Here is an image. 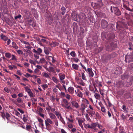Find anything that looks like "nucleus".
I'll return each instance as SVG.
<instances>
[{"label": "nucleus", "mask_w": 133, "mask_h": 133, "mask_svg": "<svg viewBox=\"0 0 133 133\" xmlns=\"http://www.w3.org/2000/svg\"><path fill=\"white\" fill-rule=\"evenodd\" d=\"M115 37V35L114 33H111L107 35V39L108 40H110L111 39H112L114 38Z\"/></svg>", "instance_id": "obj_10"}, {"label": "nucleus", "mask_w": 133, "mask_h": 133, "mask_svg": "<svg viewBox=\"0 0 133 133\" xmlns=\"http://www.w3.org/2000/svg\"><path fill=\"white\" fill-rule=\"evenodd\" d=\"M56 42H52V43H50V46L52 47L55 46L56 45Z\"/></svg>", "instance_id": "obj_47"}, {"label": "nucleus", "mask_w": 133, "mask_h": 133, "mask_svg": "<svg viewBox=\"0 0 133 133\" xmlns=\"http://www.w3.org/2000/svg\"><path fill=\"white\" fill-rule=\"evenodd\" d=\"M71 103L72 105L74 106L76 108H78L79 107V105L75 101H72Z\"/></svg>", "instance_id": "obj_18"}, {"label": "nucleus", "mask_w": 133, "mask_h": 133, "mask_svg": "<svg viewBox=\"0 0 133 133\" xmlns=\"http://www.w3.org/2000/svg\"><path fill=\"white\" fill-rule=\"evenodd\" d=\"M65 77V76L64 74L61 75L59 76V78L61 81H62L64 79Z\"/></svg>", "instance_id": "obj_33"}, {"label": "nucleus", "mask_w": 133, "mask_h": 133, "mask_svg": "<svg viewBox=\"0 0 133 133\" xmlns=\"http://www.w3.org/2000/svg\"><path fill=\"white\" fill-rule=\"evenodd\" d=\"M37 119L38 122L40 123L39 124L41 125L42 127H43L44 125L43 120L41 118L39 117Z\"/></svg>", "instance_id": "obj_20"}, {"label": "nucleus", "mask_w": 133, "mask_h": 133, "mask_svg": "<svg viewBox=\"0 0 133 133\" xmlns=\"http://www.w3.org/2000/svg\"><path fill=\"white\" fill-rule=\"evenodd\" d=\"M117 55V54L114 52L108 54L105 57V62H107L110 59H113L116 57Z\"/></svg>", "instance_id": "obj_7"}, {"label": "nucleus", "mask_w": 133, "mask_h": 133, "mask_svg": "<svg viewBox=\"0 0 133 133\" xmlns=\"http://www.w3.org/2000/svg\"><path fill=\"white\" fill-rule=\"evenodd\" d=\"M10 114L8 112L6 113V117L5 118H6L8 120H9V118L10 117Z\"/></svg>", "instance_id": "obj_36"}, {"label": "nucleus", "mask_w": 133, "mask_h": 133, "mask_svg": "<svg viewBox=\"0 0 133 133\" xmlns=\"http://www.w3.org/2000/svg\"><path fill=\"white\" fill-rule=\"evenodd\" d=\"M36 10L34 8H31V11L32 13L34 14H35L36 13Z\"/></svg>", "instance_id": "obj_59"}, {"label": "nucleus", "mask_w": 133, "mask_h": 133, "mask_svg": "<svg viewBox=\"0 0 133 133\" xmlns=\"http://www.w3.org/2000/svg\"><path fill=\"white\" fill-rule=\"evenodd\" d=\"M95 13L97 16L100 17H102L103 16L104 17L105 14L99 11L96 10L95 11Z\"/></svg>", "instance_id": "obj_9"}, {"label": "nucleus", "mask_w": 133, "mask_h": 133, "mask_svg": "<svg viewBox=\"0 0 133 133\" xmlns=\"http://www.w3.org/2000/svg\"><path fill=\"white\" fill-rule=\"evenodd\" d=\"M16 100L17 102L19 103H21V102H23L21 98L19 97H18L17 98Z\"/></svg>", "instance_id": "obj_38"}, {"label": "nucleus", "mask_w": 133, "mask_h": 133, "mask_svg": "<svg viewBox=\"0 0 133 133\" xmlns=\"http://www.w3.org/2000/svg\"><path fill=\"white\" fill-rule=\"evenodd\" d=\"M120 72L121 71L120 69H119L118 68H117L115 69L114 74L116 75H117L119 74Z\"/></svg>", "instance_id": "obj_17"}, {"label": "nucleus", "mask_w": 133, "mask_h": 133, "mask_svg": "<svg viewBox=\"0 0 133 133\" xmlns=\"http://www.w3.org/2000/svg\"><path fill=\"white\" fill-rule=\"evenodd\" d=\"M72 17L73 19L75 21H77V15L75 13H73L72 14Z\"/></svg>", "instance_id": "obj_14"}, {"label": "nucleus", "mask_w": 133, "mask_h": 133, "mask_svg": "<svg viewBox=\"0 0 133 133\" xmlns=\"http://www.w3.org/2000/svg\"><path fill=\"white\" fill-rule=\"evenodd\" d=\"M71 59H72L73 60L75 61L76 62H77L79 61V59L77 58H71Z\"/></svg>", "instance_id": "obj_49"}, {"label": "nucleus", "mask_w": 133, "mask_h": 133, "mask_svg": "<svg viewBox=\"0 0 133 133\" xmlns=\"http://www.w3.org/2000/svg\"><path fill=\"white\" fill-rule=\"evenodd\" d=\"M46 126V129L49 131H50V124L49 123H50V119L48 118L45 121Z\"/></svg>", "instance_id": "obj_8"}, {"label": "nucleus", "mask_w": 133, "mask_h": 133, "mask_svg": "<svg viewBox=\"0 0 133 133\" xmlns=\"http://www.w3.org/2000/svg\"><path fill=\"white\" fill-rule=\"evenodd\" d=\"M21 42H22L23 43H24L25 44H26L29 46H30V45L29 43L28 42L24 41H22Z\"/></svg>", "instance_id": "obj_57"}, {"label": "nucleus", "mask_w": 133, "mask_h": 133, "mask_svg": "<svg viewBox=\"0 0 133 133\" xmlns=\"http://www.w3.org/2000/svg\"><path fill=\"white\" fill-rule=\"evenodd\" d=\"M68 91L70 93L73 94L74 92V88L72 87H70L68 89Z\"/></svg>", "instance_id": "obj_21"}, {"label": "nucleus", "mask_w": 133, "mask_h": 133, "mask_svg": "<svg viewBox=\"0 0 133 133\" xmlns=\"http://www.w3.org/2000/svg\"><path fill=\"white\" fill-rule=\"evenodd\" d=\"M94 96L96 99H98L100 97V95L97 93H96L95 94Z\"/></svg>", "instance_id": "obj_44"}, {"label": "nucleus", "mask_w": 133, "mask_h": 133, "mask_svg": "<svg viewBox=\"0 0 133 133\" xmlns=\"http://www.w3.org/2000/svg\"><path fill=\"white\" fill-rule=\"evenodd\" d=\"M119 86L122 87L125 86L126 87H128L131 86L132 84V82L130 78L129 79H127L126 81V82L123 83L122 82L119 83Z\"/></svg>", "instance_id": "obj_5"}, {"label": "nucleus", "mask_w": 133, "mask_h": 133, "mask_svg": "<svg viewBox=\"0 0 133 133\" xmlns=\"http://www.w3.org/2000/svg\"><path fill=\"white\" fill-rule=\"evenodd\" d=\"M42 52V50L41 48H38L37 51V53L38 55H39Z\"/></svg>", "instance_id": "obj_35"}, {"label": "nucleus", "mask_w": 133, "mask_h": 133, "mask_svg": "<svg viewBox=\"0 0 133 133\" xmlns=\"http://www.w3.org/2000/svg\"><path fill=\"white\" fill-rule=\"evenodd\" d=\"M17 53L19 54H21V55H23V52L22 51L20 50H18L17 51Z\"/></svg>", "instance_id": "obj_45"}, {"label": "nucleus", "mask_w": 133, "mask_h": 133, "mask_svg": "<svg viewBox=\"0 0 133 133\" xmlns=\"http://www.w3.org/2000/svg\"><path fill=\"white\" fill-rule=\"evenodd\" d=\"M43 76L46 78L49 77V75L46 72L44 73L43 74Z\"/></svg>", "instance_id": "obj_61"}, {"label": "nucleus", "mask_w": 133, "mask_h": 133, "mask_svg": "<svg viewBox=\"0 0 133 133\" xmlns=\"http://www.w3.org/2000/svg\"><path fill=\"white\" fill-rule=\"evenodd\" d=\"M0 112L1 114V116L4 120H5L6 114H5L4 111L1 112Z\"/></svg>", "instance_id": "obj_19"}, {"label": "nucleus", "mask_w": 133, "mask_h": 133, "mask_svg": "<svg viewBox=\"0 0 133 133\" xmlns=\"http://www.w3.org/2000/svg\"><path fill=\"white\" fill-rule=\"evenodd\" d=\"M4 90L5 92L8 93H9L10 92V90L7 88H5Z\"/></svg>", "instance_id": "obj_54"}, {"label": "nucleus", "mask_w": 133, "mask_h": 133, "mask_svg": "<svg viewBox=\"0 0 133 133\" xmlns=\"http://www.w3.org/2000/svg\"><path fill=\"white\" fill-rule=\"evenodd\" d=\"M31 127L30 125H27L26 127V128L27 130L29 131H30L31 129Z\"/></svg>", "instance_id": "obj_40"}, {"label": "nucleus", "mask_w": 133, "mask_h": 133, "mask_svg": "<svg viewBox=\"0 0 133 133\" xmlns=\"http://www.w3.org/2000/svg\"><path fill=\"white\" fill-rule=\"evenodd\" d=\"M117 44L115 42H112L109 44L105 45L106 50L108 52H110L116 48L117 47Z\"/></svg>", "instance_id": "obj_2"}, {"label": "nucleus", "mask_w": 133, "mask_h": 133, "mask_svg": "<svg viewBox=\"0 0 133 133\" xmlns=\"http://www.w3.org/2000/svg\"><path fill=\"white\" fill-rule=\"evenodd\" d=\"M12 47L14 48H15V49H17L18 48V47L17 46L16 43L13 42L12 43Z\"/></svg>", "instance_id": "obj_25"}, {"label": "nucleus", "mask_w": 133, "mask_h": 133, "mask_svg": "<svg viewBox=\"0 0 133 133\" xmlns=\"http://www.w3.org/2000/svg\"><path fill=\"white\" fill-rule=\"evenodd\" d=\"M129 76L126 73H124L123 74L121 75V79L122 80H125V79H128Z\"/></svg>", "instance_id": "obj_12"}, {"label": "nucleus", "mask_w": 133, "mask_h": 133, "mask_svg": "<svg viewBox=\"0 0 133 133\" xmlns=\"http://www.w3.org/2000/svg\"><path fill=\"white\" fill-rule=\"evenodd\" d=\"M0 37L3 40L5 41H6L8 38L7 37L3 34L1 35L0 36Z\"/></svg>", "instance_id": "obj_15"}, {"label": "nucleus", "mask_w": 133, "mask_h": 133, "mask_svg": "<svg viewBox=\"0 0 133 133\" xmlns=\"http://www.w3.org/2000/svg\"><path fill=\"white\" fill-rule=\"evenodd\" d=\"M63 102L64 103H65L66 105H68V102L67 100L65 99H63Z\"/></svg>", "instance_id": "obj_55"}, {"label": "nucleus", "mask_w": 133, "mask_h": 133, "mask_svg": "<svg viewBox=\"0 0 133 133\" xmlns=\"http://www.w3.org/2000/svg\"><path fill=\"white\" fill-rule=\"evenodd\" d=\"M81 108L80 109L83 111H84V110L85 109V108H86V107H85V105L84 104H81Z\"/></svg>", "instance_id": "obj_30"}, {"label": "nucleus", "mask_w": 133, "mask_h": 133, "mask_svg": "<svg viewBox=\"0 0 133 133\" xmlns=\"http://www.w3.org/2000/svg\"><path fill=\"white\" fill-rule=\"evenodd\" d=\"M44 52L45 54L46 55H48L49 54V51L47 48L45 47L44 48Z\"/></svg>", "instance_id": "obj_29"}, {"label": "nucleus", "mask_w": 133, "mask_h": 133, "mask_svg": "<svg viewBox=\"0 0 133 133\" xmlns=\"http://www.w3.org/2000/svg\"><path fill=\"white\" fill-rule=\"evenodd\" d=\"M78 65L76 64H72V68L75 69L76 70H78Z\"/></svg>", "instance_id": "obj_24"}, {"label": "nucleus", "mask_w": 133, "mask_h": 133, "mask_svg": "<svg viewBox=\"0 0 133 133\" xmlns=\"http://www.w3.org/2000/svg\"><path fill=\"white\" fill-rule=\"evenodd\" d=\"M74 30H76L78 28V26L76 23L74 22L73 25Z\"/></svg>", "instance_id": "obj_22"}, {"label": "nucleus", "mask_w": 133, "mask_h": 133, "mask_svg": "<svg viewBox=\"0 0 133 133\" xmlns=\"http://www.w3.org/2000/svg\"><path fill=\"white\" fill-rule=\"evenodd\" d=\"M128 67L130 69H133V63L129 64L128 65Z\"/></svg>", "instance_id": "obj_32"}, {"label": "nucleus", "mask_w": 133, "mask_h": 133, "mask_svg": "<svg viewBox=\"0 0 133 133\" xmlns=\"http://www.w3.org/2000/svg\"><path fill=\"white\" fill-rule=\"evenodd\" d=\"M56 117L55 115L52 113H50V118L52 119H54Z\"/></svg>", "instance_id": "obj_52"}, {"label": "nucleus", "mask_w": 133, "mask_h": 133, "mask_svg": "<svg viewBox=\"0 0 133 133\" xmlns=\"http://www.w3.org/2000/svg\"><path fill=\"white\" fill-rule=\"evenodd\" d=\"M82 74V79H83L84 80H87L85 78V76L84 75V73L82 72L81 73Z\"/></svg>", "instance_id": "obj_41"}, {"label": "nucleus", "mask_w": 133, "mask_h": 133, "mask_svg": "<svg viewBox=\"0 0 133 133\" xmlns=\"http://www.w3.org/2000/svg\"><path fill=\"white\" fill-rule=\"evenodd\" d=\"M46 20L47 22L49 24V25L50 24V18L49 17H46Z\"/></svg>", "instance_id": "obj_53"}, {"label": "nucleus", "mask_w": 133, "mask_h": 133, "mask_svg": "<svg viewBox=\"0 0 133 133\" xmlns=\"http://www.w3.org/2000/svg\"><path fill=\"white\" fill-rule=\"evenodd\" d=\"M39 55L37 53L35 54L34 55V56L35 58L36 59H38L39 58Z\"/></svg>", "instance_id": "obj_46"}, {"label": "nucleus", "mask_w": 133, "mask_h": 133, "mask_svg": "<svg viewBox=\"0 0 133 133\" xmlns=\"http://www.w3.org/2000/svg\"><path fill=\"white\" fill-rule=\"evenodd\" d=\"M61 14L62 15H64L66 9L64 6H62L61 8Z\"/></svg>", "instance_id": "obj_26"}, {"label": "nucleus", "mask_w": 133, "mask_h": 133, "mask_svg": "<svg viewBox=\"0 0 133 133\" xmlns=\"http://www.w3.org/2000/svg\"><path fill=\"white\" fill-rule=\"evenodd\" d=\"M88 19L90 21V22L93 23L94 22V18H93V17L92 16H90L88 18Z\"/></svg>", "instance_id": "obj_31"}, {"label": "nucleus", "mask_w": 133, "mask_h": 133, "mask_svg": "<svg viewBox=\"0 0 133 133\" xmlns=\"http://www.w3.org/2000/svg\"><path fill=\"white\" fill-rule=\"evenodd\" d=\"M79 84L82 86H84L85 85V84L84 82H83V80L82 79H81L80 81L79 82Z\"/></svg>", "instance_id": "obj_51"}, {"label": "nucleus", "mask_w": 133, "mask_h": 133, "mask_svg": "<svg viewBox=\"0 0 133 133\" xmlns=\"http://www.w3.org/2000/svg\"><path fill=\"white\" fill-rule=\"evenodd\" d=\"M77 96L80 97H82L83 96L82 93L81 92H79Z\"/></svg>", "instance_id": "obj_63"}, {"label": "nucleus", "mask_w": 133, "mask_h": 133, "mask_svg": "<svg viewBox=\"0 0 133 133\" xmlns=\"http://www.w3.org/2000/svg\"><path fill=\"white\" fill-rule=\"evenodd\" d=\"M21 17H22L21 15L20 14H19L18 15L15 16V19H17L18 18H21Z\"/></svg>", "instance_id": "obj_56"}, {"label": "nucleus", "mask_w": 133, "mask_h": 133, "mask_svg": "<svg viewBox=\"0 0 133 133\" xmlns=\"http://www.w3.org/2000/svg\"><path fill=\"white\" fill-rule=\"evenodd\" d=\"M126 63H130L133 61V52L128 53L125 57Z\"/></svg>", "instance_id": "obj_4"}, {"label": "nucleus", "mask_w": 133, "mask_h": 133, "mask_svg": "<svg viewBox=\"0 0 133 133\" xmlns=\"http://www.w3.org/2000/svg\"><path fill=\"white\" fill-rule=\"evenodd\" d=\"M101 110L103 112H104V113H105L106 111L104 107H101Z\"/></svg>", "instance_id": "obj_58"}, {"label": "nucleus", "mask_w": 133, "mask_h": 133, "mask_svg": "<svg viewBox=\"0 0 133 133\" xmlns=\"http://www.w3.org/2000/svg\"><path fill=\"white\" fill-rule=\"evenodd\" d=\"M5 56L6 57L9 58L11 57L12 55L9 52H6L5 53Z\"/></svg>", "instance_id": "obj_27"}, {"label": "nucleus", "mask_w": 133, "mask_h": 133, "mask_svg": "<svg viewBox=\"0 0 133 133\" xmlns=\"http://www.w3.org/2000/svg\"><path fill=\"white\" fill-rule=\"evenodd\" d=\"M98 38L97 36H95L93 37V43H97V41Z\"/></svg>", "instance_id": "obj_28"}, {"label": "nucleus", "mask_w": 133, "mask_h": 133, "mask_svg": "<svg viewBox=\"0 0 133 133\" xmlns=\"http://www.w3.org/2000/svg\"><path fill=\"white\" fill-rule=\"evenodd\" d=\"M60 119L61 121L62 122V123L64 124H65V121L63 119V118L61 116H60Z\"/></svg>", "instance_id": "obj_60"}, {"label": "nucleus", "mask_w": 133, "mask_h": 133, "mask_svg": "<svg viewBox=\"0 0 133 133\" xmlns=\"http://www.w3.org/2000/svg\"><path fill=\"white\" fill-rule=\"evenodd\" d=\"M50 57L52 59V63H50V65L54 66V65L53 64H54L56 63V60L55 59V58L54 57H52L50 56Z\"/></svg>", "instance_id": "obj_16"}, {"label": "nucleus", "mask_w": 133, "mask_h": 133, "mask_svg": "<svg viewBox=\"0 0 133 133\" xmlns=\"http://www.w3.org/2000/svg\"><path fill=\"white\" fill-rule=\"evenodd\" d=\"M114 25L112 23L108 24L107 21L102 19L101 22V28L103 29L106 28V32L111 31L113 30Z\"/></svg>", "instance_id": "obj_1"}, {"label": "nucleus", "mask_w": 133, "mask_h": 133, "mask_svg": "<svg viewBox=\"0 0 133 133\" xmlns=\"http://www.w3.org/2000/svg\"><path fill=\"white\" fill-rule=\"evenodd\" d=\"M47 63V62H46V64L44 66H43V67L46 69L49 72H50L49 70H50V66H49L48 67V68L47 67V66L46 65Z\"/></svg>", "instance_id": "obj_34"}, {"label": "nucleus", "mask_w": 133, "mask_h": 133, "mask_svg": "<svg viewBox=\"0 0 133 133\" xmlns=\"http://www.w3.org/2000/svg\"><path fill=\"white\" fill-rule=\"evenodd\" d=\"M92 6L95 9H99L102 6L103 4L102 2H97L96 3H92L91 4Z\"/></svg>", "instance_id": "obj_6"}, {"label": "nucleus", "mask_w": 133, "mask_h": 133, "mask_svg": "<svg viewBox=\"0 0 133 133\" xmlns=\"http://www.w3.org/2000/svg\"><path fill=\"white\" fill-rule=\"evenodd\" d=\"M88 73L90 77H93L94 75V73L92 71L91 68H88L87 69Z\"/></svg>", "instance_id": "obj_13"}, {"label": "nucleus", "mask_w": 133, "mask_h": 133, "mask_svg": "<svg viewBox=\"0 0 133 133\" xmlns=\"http://www.w3.org/2000/svg\"><path fill=\"white\" fill-rule=\"evenodd\" d=\"M50 71H52L54 73H55V69L53 67L50 66Z\"/></svg>", "instance_id": "obj_48"}, {"label": "nucleus", "mask_w": 133, "mask_h": 133, "mask_svg": "<svg viewBox=\"0 0 133 133\" xmlns=\"http://www.w3.org/2000/svg\"><path fill=\"white\" fill-rule=\"evenodd\" d=\"M43 110L41 108H39L38 110V113H42Z\"/></svg>", "instance_id": "obj_50"}, {"label": "nucleus", "mask_w": 133, "mask_h": 133, "mask_svg": "<svg viewBox=\"0 0 133 133\" xmlns=\"http://www.w3.org/2000/svg\"><path fill=\"white\" fill-rule=\"evenodd\" d=\"M80 30L81 31V32L82 33H83L84 32V30L83 28L80 27Z\"/></svg>", "instance_id": "obj_64"}, {"label": "nucleus", "mask_w": 133, "mask_h": 133, "mask_svg": "<svg viewBox=\"0 0 133 133\" xmlns=\"http://www.w3.org/2000/svg\"><path fill=\"white\" fill-rule=\"evenodd\" d=\"M70 55L73 57H75L76 55V53L74 51H72L70 53Z\"/></svg>", "instance_id": "obj_43"}, {"label": "nucleus", "mask_w": 133, "mask_h": 133, "mask_svg": "<svg viewBox=\"0 0 133 133\" xmlns=\"http://www.w3.org/2000/svg\"><path fill=\"white\" fill-rule=\"evenodd\" d=\"M40 62L42 63H43L45 62V59L44 58H41L40 60Z\"/></svg>", "instance_id": "obj_39"}, {"label": "nucleus", "mask_w": 133, "mask_h": 133, "mask_svg": "<svg viewBox=\"0 0 133 133\" xmlns=\"http://www.w3.org/2000/svg\"><path fill=\"white\" fill-rule=\"evenodd\" d=\"M29 95V96L31 97H35V95L31 91H27Z\"/></svg>", "instance_id": "obj_23"}, {"label": "nucleus", "mask_w": 133, "mask_h": 133, "mask_svg": "<svg viewBox=\"0 0 133 133\" xmlns=\"http://www.w3.org/2000/svg\"><path fill=\"white\" fill-rule=\"evenodd\" d=\"M110 10L112 13L116 16H119L121 15V11L117 7L111 6L110 7Z\"/></svg>", "instance_id": "obj_3"}, {"label": "nucleus", "mask_w": 133, "mask_h": 133, "mask_svg": "<svg viewBox=\"0 0 133 133\" xmlns=\"http://www.w3.org/2000/svg\"><path fill=\"white\" fill-rule=\"evenodd\" d=\"M130 6H131V5L130 4H128V6H127L126 5L124 4H123V8L126 10L131 12H133V8H132V9H131L130 8Z\"/></svg>", "instance_id": "obj_11"}, {"label": "nucleus", "mask_w": 133, "mask_h": 133, "mask_svg": "<svg viewBox=\"0 0 133 133\" xmlns=\"http://www.w3.org/2000/svg\"><path fill=\"white\" fill-rule=\"evenodd\" d=\"M56 0H50L51 1V5H52V6L53 7L54 6V5H55L56 4V2H55V1Z\"/></svg>", "instance_id": "obj_42"}, {"label": "nucleus", "mask_w": 133, "mask_h": 133, "mask_svg": "<svg viewBox=\"0 0 133 133\" xmlns=\"http://www.w3.org/2000/svg\"><path fill=\"white\" fill-rule=\"evenodd\" d=\"M92 129H94L97 125V124L95 123H92L91 124Z\"/></svg>", "instance_id": "obj_37"}, {"label": "nucleus", "mask_w": 133, "mask_h": 133, "mask_svg": "<svg viewBox=\"0 0 133 133\" xmlns=\"http://www.w3.org/2000/svg\"><path fill=\"white\" fill-rule=\"evenodd\" d=\"M29 62L31 64H32L34 65H35L36 63L34 61L30 59L29 61Z\"/></svg>", "instance_id": "obj_62"}]
</instances>
